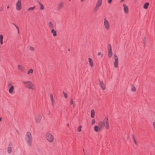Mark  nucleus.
Masks as SVG:
<instances>
[{"label":"nucleus","mask_w":155,"mask_h":155,"mask_svg":"<svg viewBox=\"0 0 155 155\" xmlns=\"http://www.w3.org/2000/svg\"><path fill=\"white\" fill-rule=\"evenodd\" d=\"M134 143H135V144L136 145H137V142H136V141L135 140H134Z\"/></svg>","instance_id":"nucleus-38"},{"label":"nucleus","mask_w":155,"mask_h":155,"mask_svg":"<svg viewBox=\"0 0 155 155\" xmlns=\"http://www.w3.org/2000/svg\"><path fill=\"white\" fill-rule=\"evenodd\" d=\"M95 114V112L94 110H91V117L92 118H93L94 117Z\"/></svg>","instance_id":"nucleus-24"},{"label":"nucleus","mask_w":155,"mask_h":155,"mask_svg":"<svg viewBox=\"0 0 155 155\" xmlns=\"http://www.w3.org/2000/svg\"><path fill=\"white\" fill-rule=\"evenodd\" d=\"M12 148L10 146H9L7 148V152L8 153L10 154L12 152Z\"/></svg>","instance_id":"nucleus-22"},{"label":"nucleus","mask_w":155,"mask_h":155,"mask_svg":"<svg viewBox=\"0 0 155 155\" xmlns=\"http://www.w3.org/2000/svg\"><path fill=\"white\" fill-rule=\"evenodd\" d=\"M9 8V5H8L7 6V8Z\"/></svg>","instance_id":"nucleus-42"},{"label":"nucleus","mask_w":155,"mask_h":155,"mask_svg":"<svg viewBox=\"0 0 155 155\" xmlns=\"http://www.w3.org/2000/svg\"><path fill=\"white\" fill-rule=\"evenodd\" d=\"M14 87L13 85H11L9 89L8 92L11 94H13L14 93Z\"/></svg>","instance_id":"nucleus-11"},{"label":"nucleus","mask_w":155,"mask_h":155,"mask_svg":"<svg viewBox=\"0 0 155 155\" xmlns=\"http://www.w3.org/2000/svg\"><path fill=\"white\" fill-rule=\"evenodd\" d=\"M104 25L107 30H108L110 28V24L107 20L106 18L104 19Z\"/></svg>","instance_id":"nucleus-7"},{"label":"nucleus","mask_w":155,"mask_h":155,"mask_svg":"<svg viewBox=\"0 0 155 155\" xmlns=\"http://www.w3.org/2000/svg\"><path fill=\"white\" fill-rule=\"evenodd\" d=\"M88 61L90 66L91 67H93L94 66V63L92 60L90 58H88Z\"/></svg>","instance_id":"nucleus-13"},{"label":"nucleus","mask_w":155,"mask_h":155,"mask_svg":"<svg viewBox=\"0 0 155 155\" xmlns=\"http://www.w3.org/2000/svg\"><path fill=\"white\" fill-rule=\"evenodd\" d=\"M131 89V91H132L135 92L136 91V88L132 84H130Z\"/></svg>","instance_id":"nucleus-19"},{"label":"nucleus","mask_w":155,"mask_h":155,"mask_svg":"<svg viewBox=\"0 0 155 155\" xmlns=\"http://www.w3.org/2000/svg\"><path fill=\"white\" fill-rule=\"evenodd\" d=\"M29 49L30 50L32 51H34L35 50V48H34L32 46H30L29 47Z\"/></svg>","instance_id":"nucleus-29"},{"label":"nucleus","mask_w":155,"mask_h":155,"mask_svg":"<svg viewBox=\"0 0 155 155\" xmlns=\"http://www.w3.org/2000/svg\"><path fill=\"white\" fill-rule=\"evenodd\" d=\"M106 129L109 128V124L108 117H106L104 119L103 121H100L97 125V132H101L104 129V127Z\"/></svg>","instance_id":"nucleus-1"},{"label":"nucleus","mask_w":155,"mask_h":155,"mask_svg":"<svg viewBox=\"0 0 155 155\" xmlns=\"http://www.w3.org/2000/svg\"><path fill=\"white\" fill-rule=\"evenodd\" d=\"M3 10L2 9H0V11H2Z\"/></svg>","instance_id":"nucleus-46"},{"label":"nucleus","mask_w":155,"mask_h":155,"mask_svg":"<svg viewBox=\"0 0 155 155\" xmlns=\"http://www.w3.org/2000/svg\"><path fill=\"white\" fill-rule=\"evenodd\" d=\"M150 155H152L151 154H150Z\"/></svg>","instance_id":"nucleus-52"},{"label":"nucleus","mask_w":155,"mask_h":155,"mask_svg":"<svg viewBox=\"0 0 155 155\" xmlns=\"http://www.w3.org/2000/svg\"><path fill=\"white\" fill-rule=\"evenodd\" d=\"M102 3L101 0H98L97 1V7H100Z\"/></svg>","instance_id":"nucleus-25"},{"label":"nucleus","mask_w":155,"mask_h":155,"mask_svg":"<svg viewBox=\"0 0 155 155\" xmlns=\"http://www.w3.org/2000/svg\"><path fill=\"white\" fill-rule=\"evenodd\" d=\"M149 2H147L145 3L144 4V5L143 6V8L144 9H147L148 7L149 6Z\"/></svg>","instance_id":"nucleus-20"},{"label":"nucleus","mask_w":155,"mask_h":155,"mask_svg":"<svg viewBox=\"0 0 155 155\" xmlns=\"http://www.w3.org/2000/svg\"><path fill=\"white\" fill-rule=\"evenodd\" d=\"M71 0H69V1H70Z\"/></svg>","instance_id":"nucleus-51"},{"label":"nucleus","mask_w":155,"mask_h":155,"mask_svg":"<svg viewBox=\"0 0 155 155\" xmlns=\"http://www.w3.org/2000/svg\"><path fill=\"white\" fill-rule=\"evenodd\" d=\"M45 137L47 141L49 143L52 142L54 139L53 135L49 132H47L45 133Z\"/></svg>","instance_id":"nucleus-4"},{"label":"nucleus","mask_w":155,"mask_h":155,"mask_svg":"<svg viewBox=\"0 0 155 155\" xmlns=\"http://www.w3.org/2000/svg\"><path fill=\"white\" fill-rule=\"evenodd\" d=\"M37 2H38L40 6V9L41 10H43L45 8L43 5L39 1H38Z\"/></svg>","instance_id":"nucleus-21"},{"label":"nucleus","mask_w":155,"mask_h":155,"mask_svg":"<svg viewBox=\"0 0 155 155\" xmlns=\"http://www.w3.org/2000/svg\"><path fill=\"white\" fill-rule=\"evenodd\" d=\"M132 138H133V139L134 140H135V136L134 134H133L132 135Z\"/></svg>","instance_id":"nucleus-35"},{"label":"nucleus","mask_w":155,"mask_h":155,"mask_svg":"<svg viewBox=\"0 0 155 155\" xmlns=\"http://www.w3.org/2000/svg\"><path fill=\"white\" fill-rule=\"evenodd\" d=\"M137 0H134L135 1H136Z\"/></svg>","instance_id":"nucleus-50"},{"label":"nucleus","mask_w":155,"mask_h":155,"mask_svg":"<svg viewBox=\"0 0 155 155\" xmlns=\"http://www.w3.org/2000/svg\"><path fill=\"white\" fill-rule=\"evenodd\" d=\"M15 26L16 28L17 29V30H18L19 28H18V27L17 25H15Z\"/></svg>","instance_id":"nucleus-39"},{"label":"nucleus","mask_w":155,"mask_h":155,"mask_svg":"<svg viewBox=\"0 0 155 155\" xmlns=\"http://www.w3.org/2000/svg\"><path fill=\"white\" fill-rule=\"evenodd\" d=\"M99 81H100V86L101 87V88H102V89L103 90H104L105 89V86L104 84V83L102 82V81H100L99 80Z\"/></svg>","instance_id":"nucleus-15"},{"label":"nucleus","mask_w":155,"mask_h":155,"mask_svg":"<svg viewBox=\"0 0 155 155\" xmlns=\"http://www.w3.org/2000/svg\"><path fill=\"white\" fill-rule=\"evenodd\" d=\"M17 67L18 70L20 71H23L25 70V68L21 64H18Z\"/></svg>","instance_id":"nucleus-12"},{"label":"nucleus","mask_w":155,"mask_h":155,"mask_svg":"<svg viewBox=\"0 0 155 155\" xmlns=\"http://www.w3.org/2000/svg\"><path fill=\"white\" fill-rule=\"evenodd\" d=\"M94 130L95 131H97V126H96L94 127Z\"/></svg>","instance_id":"nucleus-36"},{"label":"nucleus","mask_w":155,"mask_h":155,"mask_svg":"<svg viewBox=\"0 0 155 155\" xmlns=\"http://www.w3.org/2000/svg\"><path fill=\"white\" fill-rule=\"evenodd\" d=\"M51 104L53 106H54V98L51 100Z\"/></svg>","instance_id":"nucleus-31"},{"label":"nucleus","mask_w":155,"mask_h":155,"mask_svg":"<svg viewBox=\"0 0 155 155\" xmlns=\"http://www.w3.org/2000/svg\"><path fill=\"white\" fill-rule=\"evenodd\" d=\"M81 1V2H84V0H80Z\"/></svg>","instance_id":"nucleus-43"},{"label":"nucleus","mask_w":155,"mask_h":155,"mask_svg":"<svg viewBox=\"0 0 155 155\" xmlns=\"http://www.w3.org/2000/svg\"><path fill=\"white\" fill-rule=\"evenodd\" d=\"M114 59L115 61L114 63V66L115 68H117L118 67V63L119 59L117 56L116 54H114L113 56Z\"/></svg>","instance_id":"nucleus-6"},{"label":"nucleus","mask_w":155,"mask_h":155,"mask_svg":"<svg viewBox=\"0 0 155 155\" xmlns=\"http://www.w3.org/2000/svg\"><path fill=\"white\" fill-rule=\"evenodd\" d=\"M18 33H19V30H18Z\"/></svg>","instance_id":"nucleus-48"},{"label":"nucleus","mask_w":155,"mask_h":155,"mask_svg":"<svg viewBox=\"0 0 155 155\" xmlns=\"http://www.w3.org/2000/svg\"><path fill=\"white\" fill-rule=\"evenodd\" d=\"M96 10V7L95 8V9H94V11H95Z\"/></svg>","instance_id":"nucleus-49"},{"label":"nucleus","mask_w":155,"mask_h":155,"mask_svg":"<svg viewBox=\"0 0 155 155\" xmlns=\"http://www.w3.org/2000/svg\"><path fill=\"white\" fill-rule=\"evenodd\" d=\"M124 0H121L120 1V2H123L124 1Z\"/></svg>","instance_id":"nucleus-45"},{"label":"nucleus","mask_w":155,"mask_h":155,"mask_svg":"<svg viewBox=\"0 0 155 155\" xmlns=\"http://www.w3.org/2000/svg\"><path fill=\"white\" fill-rule=\"evenodd\" d=\"M63 94L64 97L65 98H68V95L67 94L65 93L64 91H63L62 92Z\"/></svg>","instance_id":"nucleus-26"},{"label":"nucleus","mask_w":155,"mask_h":155,"mask_svg":"<svg viewBox=\"0 0 155 155\" xmlns=\"http://www.w3.org/2000/svg\"><path fill=\"white\" fill-rule=\"evenodd\" d=\"M109 47V48L108 49V56L109 58H111L112 55V52L111 48V46L110 44L108 45Z\"/></svg>","instance_id":"nucleus-9"},{"label":"nucleus","mask_w":155,"mask_h":155,"mask_svg":"<svg viewBox=\"0 0 155 155\" xmlns=\"http://www.w3.org/2000/svg\"><path fill=\"white\" fill-rule=\"evenodd\" d=\"M63 5H64V3L63 2H59L58 4V6L59 8H62L63 7Z\"/></svg>","instance_id":"nucleus-23"},{"label":"nucleus","mask_w":155,"mask_h":155,"mask_svg":"<svg viewBox=\"0 0 155 155\" xmlns=\"http://www.w3.org/2000/svg\"><path fill=\"white\" fill-rule=\"evenodd\" d=\"M112 0H108V2L110 4L112 2Z\"/></svg>","instance_id":"nucleus-37"},{"label":"nucleus","mask_w":155,"mask_h":155,"mask_svg":"<svg viewBox=\"0 0 155 155\" xmlns=\"http://www.w3.org/2000/svg\"><path fill=\"white\" fill-rule=\"evenodd\" d=\"M51 33L52 34L54 37H56L57 35V31L54 29H52L51 30Z\"/></svg>","instance_id":"nucleus-14"},{"label":"nucleus","mask_w":155,"mask_h":155,"mask_svg":"<svg viewBox=\"0 0 155 155\" xmlns=\"http://www.w3.org/2000/svg\"><path fill=\"white\" fill-rule=\"evenodd\" d=\"M2 121V118L0 117V122Z\"/></svg>","instance_id":"nucleus-41"},{"label":"nucleus","mask_w":155,"mask_h":155,"mask_svg":"<svg viewBox=\"0 0 155 155\" xmlns=\"http://www.w3.org/2000/svg\"><path fill=\"white\" fill-rule=\"evenodd\" d=\"M22 83L25 87L28 89H31L33 90H35V87L33 84L30 81H24Z\"/></svg>","instance_id":"nucleus-3"},{"label":"nucleus","mask_w":155,"mask_h":155,"mask_svg":"<svg viewBox=\"0 0 155 155\" xmlns=\"http://www.w3.org/2000/svg\"><path fill=\"white\" fill-rule=\"evenodd\" d=\"M34 72L33 70L31 68L29 69L27 71V73L28 75H31Z\"/></svg>","instance_id":"nucleus-17"},{"label":"nucleus","mask_w":155,"mask_h":155,"mask_svg":"<svg viewBox=\"0 0 155 155\" xmlns=\"http://www.w3.org/2000/svg\"><path fill=\"white\" fill-rule=\"evenodd\" d=\"M81 128L82 126L80 125L77 128V131L79 132H81Z\"/></svg>","instance_id":"nucleus-27"},{"label":"nucleus","mask_w":155,"mask_h":155,"mask_svg":"<svg viewBox=\"0 0 155 155\" xmlns=\"http://www.w3.org/2000/svg\"><path fill=\"white\" fill-rule=\"evenodd\" d=\"M50 96L51 100L54 99L53 96L52 94H50Z\"/></svg>","instance_id":"nucleus-33"},{"label":"nucleus","mask_w":155,"mask_h":155,"mask_svg":"<svg viewBox=\"0 0 155 155\" xmlns=\"http://www.w3.org/2000/svg\"><path fill=\"white\" fill-rule=\"evenodd\" d=\"M3 36L2 35H0V48H1V45L3 44Z\"/></svg>","instance_id":"nucleus-16"},{"label":"nucleus","mask_w":155,"mask_h":155,"mask_svg":"<svg viewBox=\"0 0 155 155\" xmlns=\"http://www.w3.org/2000/svg\"><path fill=\"white\" fill-rule=\"evenodd\" d=\"M70 104L71 105H72L73 104V106H75V104L74 103V101H73V100L72 99H71V101H70Z\"/></svg>","instance_id":"nucleus-30"},{"label":"nucleus","mask_w":155,"mask_h":155,"mask_svg":"<svg viewBox=\"0 0 155 155\" xmlns=\"http://www.w3.org/2000/svg\"><path fill=\"white\" fill-rule=\"evenodd\" d=\"M152 125L154 130L155 131V121H153L152 123Z\"/></svg>","instance_id":"nucleus-32"},{"label":"nucleus","mask_w":155,"mask_h":155,"mask_svg":"<svg viewBox=\"0 0 155 155\" xmlns=\"http://www.w3.org/2000/svg\"><path fill=\"white\" fill-rule=\"evenodd\" d=\"M101 54V53L100 52H98V53L97 54V55H99Z\"/></svg>","instance_id":"nucleus-40"},{"label":"nucleus","mask_w":155,"mask_h":155,"mask_svg":"<svg viewBox=\"0 0 155 155\" xmlns=\"http://www.w3.org/2000/svg\"><path fill=\"white\" fill-rule=\"evenodd\" d=\"M103 54H101V58H102V57H103Z\"/></svg>","instance_id":"nucleus-44"},{"label":"nucleus","mask_w":155,"mask_h":155,"mask_svg":"<svg viewBox=\"0 0 155 155\" xmlns=\"http://www.w3.org/2000/svg\"><path fill=\"white\" fill-rule=\"evenodd\" d=\"M35 6H34V7H30L29 8H28V10L29 11H32V10H33L35 9Z\"/></svg>","instance_id":"nucleus-28"},{"label":"nucleus","mask_w":155,"mask_h":155,"mask_svg":"<svg viewBox=\"0 0 155 155\" xmlns=\"http://www.w3.org/2000/svg\"><path fill=\"white\" fill-rule=\"evenodd\" d=\"M123 6L124 13L126 14H127L129 12V9L127 6L125 4L123 5Z\"/></svg>","instance_id":"nucleus-10"},{"label":"nucleus","mask_w":155,"mask_h":155,"mask_svg":"<svg viewBox=\"0 0 155 155\" xmlns=\"http://www.w3.org/2000/svg\"><path fill=\"white\" fill-rule=\"evenodd\" d=\"M42 118V115L41 114H38L35 117V122L37 123H39Z\"/></svg>","instance_id":"nucleus-8"},{"label":"nucleus","mask_w":155,"mask_h":155,"mask_svg":"<svg viewBox=\"0 0 155 155\" xmlns=\"http://www.w3.org/2000/svg\"><path fill=\"white\" fill-rule=\"evenodd\" d=\"M67 126H68V127H69V124L68 123L67 124Z\"/></svg>","instance_id":"nucleus-47"},{"label":"nucleus","mask_w":155,"mask_h":155,"mask_svg":"<svg viewBox=\"0 0 155 155\" xmlns=\"http://www.w3.org/2000/svg\"><path fill=\"white\" fill-rule=\"evenodd\" d=\"M49 27L51 29H54V25L53 23L51 21H49L48 23Z\"/></svg>","instance_id":"nucleus-18"},{"label":"nucleus","mask_w":155,"mask_h":155,"mask_svg":"<svg viewBox=\"0 0 155 155\" xmlns=\"http://www.w3.org/2000/svg\"><path fill=\"white\" fill-rule=\"evenodd\" d=\"M22 8L21 0H17L15 4V8L17 11H20Z\"/></svg>","instance_id":"nucleus-5"},{"label":"nucleus","mask_w":155,"mask_h":155,"mask_svg":"<svg viewBox=\"0 0 155 155\" xmlns=\"http://www.w3.org/2000/svg\"><path fill=\"white\" fill-rule=\"evenodd\" d=\"M95 120L94 119H92V122H91V125H93L95 123Z\"/></svg>","instance_id":"nucleus-34"},{"label":"nucleus","mask_w":155,"mask_h":155,"mask_svg":"<svg viewBox=\"0 0 155 155\" xmlns=\"http://www.w3.org/2000/svg\"><path fill=\"white\" fill-rule=\"evenodd\" d=\"M25 141L26 145L28 147H31L32 145V137L30 132H26L25 136Z\"/></svg>","instance_id":"nucleus-2"}]
</instances>
